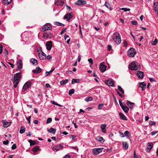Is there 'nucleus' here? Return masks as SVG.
<instances>
[{
    "label": "nucleus",
    "mask_w": 158,
    "mask_h": 158,
    "mask_svg": "<svg viewBox=\"0 0 158 158\" xmlns=\"http://www.w3.org/2000/svg\"><path fill=\"white\" fill-rule=\"evenodd\" d=\"M21 75L20 73H17L14 75L13 83L14 84V86L16 88L18 84L19 83L21 78Z\"/></svg>",
    "instance_id": "nucleus-1"
},
{
    "label": "nucleus",
    "mask_w": 158,
    "mask_h": 158,
    "mask_svg": "<svg viewBox=\"0 0 158 158\" xmlns=\"http://www.w3.org/2000/svg\"><path fill=\"white\" fill-rule=\"evenodd\" d=\"M112 39L117 44H119L121 41L120 34L118 32H116L113 34L112 36Z\"/></svg>",
    "instance_id": "nucleus-2"
},
{
    "label": "nucleus",
    "mask_w": 158,
    "mask_h": 158,
    "mask_svg": "<svg viewBox=\"0 0 158 158\" xmlns=\"http://www.w3.org/2000/svg\"><path fill=\"white\" fill-rule=\"evenodd\" d=\"M140 65L139 66L137 65V62L132 61L129 65L130 69L131 70H136L139 69Z\"/></svg>",
    "instance_id": "nucleus-3"
},
{
    "label": "nucleus",
    "mask_w": 158,
    "mask_h": 158,
    "mask_svg": "<svg viewBox=\"0 0 158 158\" xmlns=\"http://www.w3.org/2000/svg\"><path fill=\"white\" fill-rule=\"evenodd\" d=\"M136 53L135 50L133 48H131L127 52L128 56L131 57H134Z\"/></svg>",
    "instance_id": "nucleus-4"
},
{
    "label": "nucleus",
    "mask_w": 158,
    "mask_h": 158,
    "mask_svg": "<svg viewBox=\"0 0 158 158\" xmlns=\"http://www.w3.org/2000/svg\"><path fill=\"white\" fill-rule=\"evenodd\" d=\"M103 148H94L93 150V154L94 155H98L99 153L101 152Z\"/></svg>",
    "instance_id": "nucleus-5"
},
{
    "label": "nucleus",
    "mask_w": 158,
    "mask_h": 158,
    "mask_svg": "<svg viewBox=\"0 0 158 158\" xmlns=\"http://www.w3.org/2000/svg\"><path fill=\"white\" fill-rule=\"evenodd\" d=\"M52 27L51 26V24L49 23H46L43 26L42 29L44 31L51 30Z\"/></svg>",
    "instance_id": "nucleus-6"
},
{
    "label": "nucleus",
    "mask_w": 158,
    "mask_h": 158,
    "mask_svg": "<svg viewBox=\"0 0 158 158\" xmlns=\"http://www.w3.org/2000/svg\"><path fill=\"white\" fill-rule=\"evenodd\" d=\"M99 69L101 72L102 73L106 71V67L105 65V63L104 62H102L100 64Z\"/></svg>",
    "instance_id": "nucleus-7"
},
{
    "label": "nucleus",
    "mask_w": 158,
    "mask_h": 158,
    "mask_svg": "<svg viewBox=\"0 0 158 158\" xmlns=\"http://www.w3.org/2000/svg\"><path fill=\"white\" fill-rule=\"evenodd\" d=\"M63 148V147L62 145L61 144H60L59 145H56L53 147L52 149L54 151H57L62 149Z\"/></svg>",
    "instance_id": "nucleus-8"
},
{
    "label": "nucleus",
    "mask_w": 158,
    "mask_h": 158,
    "mask_svg": "<svg viewBox=\"0 0 158 158\" xmlns=\"http://www.w3.org/2000/svg\"><path fill=\"white\" fill-rule=\"evenodd\" d=\"M39 58L40 60H45L46 58V55L42 51L39 53Z\"/></svg>",
    "instance_id": "nucleus-9"
},
{
    "label": "nucleus",
    "mask_w": 158,
    "mask_h": 158,
    "mask_svg": "<svg viewBox=\"0 0 158 158\" xmlns=\"http://www.w3.org/2000/svg\"><path fill=\"white\" fill-rule=\"evenodd\" d=\"M31 85V82H26L24 85L22 91H24L26 89H28Z\"/></svg>",
    "instance_id": "nucleus-10"
},
{
    "label": "nucleus",
    "mask_w": 158,
    "mask_h": 158,
    "mask_svg": "<svg viewBox=\"0 0 158 158\" xmlns=\"http://www.w3.org/2000/svg\"><path fill=\"white\" fill-rule=\"evenodd\" d=\"M73 15L72 12L66 14L64 17V19H66L67 21H69L73 17Z\"/></svg>",
    "instance_id": "nucleus-11"
},
{
    "label": "nucleus",
    "mask_w": 158,
    "mask_h": 158,
    "mask_svg": "<svg viewBox=\"0 0 158 158\" xmlns=\"http://www.w3.org/2000/svg\"><path fill=\"white\" fill-rule=\"evenodd\" d=\"M153 147V144L152 143H148L147 144L146 151L148 152H149Z\"/></svg>",
    "instance_id": "nucleus-12"
},
{
    "label": "nucleus",
    "mask_w": 158,
    "mask_h": 158,
    "mask_svg": "<svg viewBox=\"0 0 158 158\" xmlns=\"http://www.w3.org/2000/svg\"><path fill=\"white\" fill-rule=\"evenodd\" d=\"M55 3L56 5L62 6L64 4V2L62 0L60 1L55 0Z\"/></svg>",
    "instance_id": "nucleus-13"
},
{
    "label": "nucleus",
    "mask_w": 158,
    "mask_h": 158,
    "mask_svg": "<svg viewBox=\"0 0 158 158\" xmlns=\"http://www.w3.org/2000/svg\"><path fill=\"white\" fill-rule=\"evenodd\" d=\"M114 81L111 79H109L106 81V83L109 86H114Z\"/></svg>",
    "instance_id": "nucleus-14"
},
{
    "label": "nucleus",
    "mask_w": 158,
    "mask_h": 158,
    "mask_svg": "<svg viewBox=\"0 0 158 158\" xmlns=\"http://www.w3.org/2000/svg\"><path fill=\"white\" fill-rule=\"evenodd\" d=\"M75 4L78 5H83L86 4V2L84 0H78Z\"/></svg>",
    "instance_id": "nucleus-15"
},
{
    "label": "nucleus",
    "mask_w": 158,
    "mask_h": 158,
    "mask_svg": "<svg viewBox=\"0 0 158 158\" xmlns=\"http://www.w3.org/2000/svg\"><path fill=\"white\" fill-rule=\"evenodd\" d=\"M47 49L48 50H50L52 47V42L51 41L47 42L46 44Z\"/></svg>",
    "instance_id": "nucleus-16"
},
{
    "label": "nucleus",
    "mask_w": 158,
    "mask_h": 158,
    "mask_svg": "<svg viewBox=\"0 0 158 158\" xmlns=\"http://www.w3.org/2000/svg\"><path fill=\"white\" fill-rule=\"evenodd\" d=\"M137 75L139 78L142 79L143 77V73L142 72L139 71H137Z\"/></svg>",
    "instance_id": "nucleus-17"
},
{
    "label": "nucleus",
    "mask_w": 158,
    "mask_h": 158,
    "mask_svg": "<svg viewBox=\"0 0 158 158\" xmlns=\"http://www.w3.org/2000/svg\"><path fill=\"white\" fill-rule=\"evenodd\" d=\"M17 65L18 67V69L19 70L22 68L23 63L21 60H19L17 62Z\"/></svg>",
    "instance_id": "nucleus-18"
},
{
    "label": "nucleus",
    "mask_w": 158,
    "mask_h": 158,
    "mask_svg": "<svg viewBox=\"0 0 158 158\" xmlns=\"http://www.w3.org/2000/svg\"><path fill=\"white\" fill-rule=\"evenodd\" d=\"M41 71V69L39 67H37L35 70H32L33 72L35 74L40 73Z\"/></svg>",
    "instance_id": "nucleus-19"
},
{
    "label": "nucleus",
    "mask_w": 158,
    "mask_h": 158,
    "mask_svg": "<svg viewBox=\"0 0 158 158\" xmlns=\"http://www.w3.org/2000/svg\"><path fill=\"white\" fill-rule=\"evenodd\" d=\"M126 104L131 109H133V107H134L135 106L134 103L131 102L129 101H127L126 103Z\"/></svg>",
    "instance_id": "nucleus-20"
},
{
    "label": "nucleus",
    "mask_w": 158,
    "mask_h": 158,
    "mask_svg": "<svg viewBox=\"0 0 158 158\" xmlns=\"http://www.w3.org/2000/svg\"><path fill=\"white\" fill-rule=\"evenodd\" d=\"M106 124H102L101 125V128L103 133H106Z\"/></svg>",
    "instance_id": "nucleus-21"
},
{
    "label": "nucleus",
    "mask_w": 158,
    "mask_h": 158,
    "mask_svg": "<svg viewBox=\"0 0 158 158\" xmlns=\"http://www.w3.org/2000/svg\"><path fill=\"white\" fill-rule=\"evenodd\" d=\"M154 10L158 15V2H155L154 3Z\"/></svg>",
    "instance_id": "nucleus-22"
},
{
    "label": "nucleus",
    "mask_w": 158,
    "mask_h": 158,
    "mask_svg": "<svg viewBox=\"0 0 158 158\" xmlns=\"http://www.w3.org/2000/svg\"><path fill=\"white\" fill-rule=\"evenodd\" d=\"M146 84L144 82H141L140 83L139 87L142 88V90L145 89L146 87Z\"/></svg>",
    "instance_id": "nucleus-23"
},
{
    "label": "nucleus",
    "mask_w": 158,
    "mask_h": 158,
    "mask_svg": "<svg viewBox=\"0 0 158 158\" xmlns=\"http://www.w3.org/2000/svg\"><path fill=\"white\" fill-rule=\"evenodd\" d=\"M119 114L120 118H121V119L125 120H127V119L126 118V117L123 113L120 112L119 113Z\"/></svg>",
    "instance_id": "nucleus-24"
},
{
    "label": "nucleus",
    "mask_w": 158,
    "mask_h": 158,
    "mask_svg": "<svg viewBox=\"0 0 158 158\" xmlns=\"http://www.w3.org/2000/svg\"><path fill=\"white\" fill-rule=\"evenodd\" d=\"M3 126L5 127H7L11 124L10 122H7L6 120L3 121Z\"/></svg>",
    "instance_id": "nucleus-25"
},
{
    "label": "nucleus",
    "mask_w": 158,
    "mask_h": 158,
    "mask_svg": "<svg viewBox=\"0 0 158 158\" xmlns=\"http://www.w3.org/2000/svg\"><path fill=\"white\" fill-rule=\"evenodd\" d=\"M121 108L125 113H128L129 108L126 105H123L121 107Z\"/></svg>",
    "instance_id": "nucleus-26"
},
{
    "label": "nucleus",
    "mask_w": 158,
    "mask_h": 158,
    "mask_svg": "<svg viewBox=\"0 0 158 158\" xmlns=\"http://www.w3.org/2000/svg\"><path fill=\"white\" fill-rule=\"evenodd\" d=\"M30 61L33 64L35 65H36L38 64L37 60L34 58H31Z\"/></svg>",
    "instance_id": "nucleus-27"
},
{
    "label": "nucleus",
    "mask_w": 158,
    "mask_h": 158,
    "mask_svg": "<svg viewBox=\"0 0 158 158\" xmlns=\"http://www.w3.org/2000/svg\"><path fill=\"white\" fill-rule=\"evenodd\" d=\"M97 139L101 143H103L104 142V139L100 136H98L97 137Z\"/></svg>",
    "instance_id": "nucleus-28"
},
{
    "label": "nucleus",
    "mask_w": 158,
    "mask_h": 158,
    "mask_svg": "<svg viewBox=\"0 0 158 158\" xmlns=\"http://www.w3.org/2000/svg\"><path fill=\"white\" fill-rule=\"evenodd\" d=\"M47 131L49 132H50L52 134H54L56 132V129L52 128H51L50 129H48Z\"/></svg>",
    "instance_id": "nucleus-29"
},
{
    "label": "nucleus",
    "mask_w": 158,
    "mask_h": 158,
    "mask_svg": "<svg viewBox=\"0 0 158 158\" xmlns=\"http://www.w3.org/2000/svg\"><path fill=\"white\" fill-rule=\"evenodd\" d=\"M123 148L127 150L128 148V144L126 142H123Z\"/></svg>",
    "instance_id": "nucleus-30"
},
{
    "label": "nucleus",
    "mask_w": 158,
    "mask_h": 158,
    "mask_svg": "<svg viewBox=\"0 0 158 158\" xmlns=\"http://www.w3.org/2000/svg\"><path fill=\"white\" fill-rule=\"evenodd\" d=\"M80 81V79H72V84H74L75 83H79Z\"/></svg>",
    "instance_id": "nucleus-31"
},
{
    "label": "nucleus",
    "mask_w": 158,
    "mask_h": 158,
    "mask_svg": "<svg viewBox=\"0 0 158 158\" xmlns=\"http://www.w3.org/2000/svg\"><path fill=\"white\" fill-rule=\"evenodd\" d=\"M93 99V98L92 97H87L85 99V100L86 102H88L89 101H92Z\"/></svg>",
    "instance_id": "nucleus-32"
},
{
    "label": "nucleus",
    "mask_w": 158,
    "mask_h": 158,
    "mask_svg": "<svg viewBox=\"0 0 158 158\" xmlns=\"http://www.w3.org/2000/svg\"><path fill=\"white\" fill-rule=\"evenodd\" d=\"M124 135L128 138L129 137L131 136V134L129 132L127 131H125L124 133Z\"/></svg>",
    "instance_id": "nucleus-33"
},
{
    "label": "nucleus",
    "mask_w": 158,
    "mask_h": 158,
    "mask_svg": "<svg viewBox=\"0 0 158 158\" xmlns=\"http://www.w3.org/2000/svg\"><path fill=\"white\" fill-rule=\"evenodd\" d=\"M33 151L34 152H36L40 150V149L38 146H35L33 148Z\"/></svg>",
    "instance_id": "nucleus-34"
},
{
    "label": "nucleus",
    "mask_w": 158,
    "mask_h": 158,
    "mask_svg": "<svg viewBox=\"0 0 158 158\" xmlns=\"http://www.w3.org/2000/svg\"><path fill=\"white\" fill-rule=\"evenodd\" d=\"M12 1V0H3V3L4 4H10Z\"/></svg>",
    "instance_id": "nucleus-35"
},
{
    "label": "nucleus",
    "mask_w": 158,
    "mask_h": 158,
    "mask_svg": "<svg viewBox=\"0 0 158 158\" xmlns=\"http://www.w3.org/2000/svg\"><path fill=\"white\" fill-rule=\"evenodd\" d=\"M54 24L55 25H56L59 26H64V24L61 23H60L58 22H54Z\"/></svg>",
    "instance_id": "nucleus-36"
},
{
    "label": "nucleus",
    "mask_w": 158,
    "mask_h": 158,
    "mask_svg": "<svg viewBox=\"0 0 158 158\" xmlns=\"http://www.w3.org/2000/svg\"><path fill=\"white\" fill-rule=\"evenodd\" d=\"M55 68H53L52 70H51L49 72L47 71L46 72L45 75L46 76H48L51 73L53 72V71L54 70Z\"/></svg>",
    "instance_id": "nucleus-37"
},
{
    "label": "nucleus",
    "mask_w": 158,
    "mask_h": 158,
    "mask_svg": "<svg viewBox=\"0 0 158 158\" xmlns=\"http://www.w3.org/2000/svg\"><path fill=\"white\" fill-rule=\"evenodd\" d=\"M25 131V128L24 127H21L19 131V133L21 134L24 133Z\"/></svg>",
    "instance_id": "nucleus-38"
},
{
    "label": "nucleus",
    "mask_w": 158,
    "mask_h": 158,
    "mask_svg": "<svg viewBox=\"0 0 158 158\" xmlns=\"http://www.w3.org/2000/svg\"><path fill=\"white\" fill-rule=\"evenodd\" d=\"M28 141L30 143L31 145H34L36 143V142L35 141L32 140H30Z\"/></svg>",
    "instance_id": "nucleus-39"
},
{
    "label": "nucleus",
    "mask_w": 158,
    "mask_h": 158,
    "mask_svg": "<svg viewBox=\"0 0 158 158\" xmlns=\"http://www.w3.org/2000/svg\"><path fill=\"white\" fill-rule=\"evenodd\" d=\"M68 80L67 79H65L64 80L62 81H60V83L61 85H64L68 82Z\"/></svg>",
    "instance_id": "nucleus-40"
},
{
    "label": "nucleus",
    "mask_w": 158,
    "mask_h": 158,
    "mask_svg": "<svg viewBox=\"0 0 158 158\" xmlns=\"http://www.w3.org/2000/svg\"><path fill=\"white\" fill-rule=\"evenodd\" d=\"M118 90L122 94H124V90L120 85H118Z\"/></svg>",
    "instance_id": "nucleus-41"
},
{
    "label": "nucleus",
    "mask_w": 158,
    "mask_h": 158,
    "mask_svg": "<svg viewBox=\"0 0 158 158\" xmlns=\"http://www.w3.org/2000/svg\"><path fill=\"white\" fill-rule=\"evenodd\" d=\"M104 5L108 9L111 7L110 3L107 2H105Z\"/></svg>",
    "instance_id": "nucleus-42"
},
{
    "label": "nucleus",
    "mask_w": 158,
    "mask_h": 158,
    "mask_svg": "<svg viewBox=\"0 0 158 158\" xmlns=\"http://www.w3.org/2000/svg\"><path fill=\"white\" fill-rule=\"evenodd\" d=\"M120 10H124L125 12H126L127 11H129L130 10V9L128 8H122L120 9Z\"/></svg>",
    "instance_id": "nucleus-43"
},
{
    "label": "nucleus",
    "mask_w": 158,
    "mask_h": 158,
    "mask_svg": "<svg viewBox=\"0 0 158 158\" xmlns=\"http://www.w3.org/2000/svg\"><path fill=\"white\" fill-rule=\"evenodd\" d=\"M74 91L75 90L74 89H70L69 91V94L70 96L72 94L74 93Z\"/></svg>",
    "instance_id": "nucleus-44"
},
{
    "label": "nucleus",
    "mask_w": 158,
    "mask_h": 158,
    "mask_svg": "<svg viewBox=\"0 0 158 158\" xmlns=\"http://www.w3.org/2000/svg\"><path fill=\"white\" fill-rule=\"evenodd\" d=\"M157 40L156 39L154 41H152V42L151 43L153 45H156L157 44Z\"/></svg>",
    "instance_id": "nucleus-45"
},
{
    "label": "nucleus",
    "mask_w": 158,
    "mask_h": 158,
    "mask_svg": "<svg viewBox=\"0 0 158 158\" xmlns=\"http://www.w3.org/2000/svg\"><path fill=\"white\" fill-rule=\"evenodd\" d=\"M104 106V104H99L98 106V108L99 110H101L102 108V107Z\"/></svg>",
    "instance_id": "nucleus-46"
},
{
    "label": "nucleus",
    "mask_w": 158,
    "mask_h": 158,
    "mask_svg": "<svg viewBox=\"0 0 158 158\" xmlns=\"http://www.w3.org/2000/svg\"><path fill=\"white\" fill-rule=\"evenodd\" d=\"M52 121V118H48L46 122L48 124L51 123Z\"/></svg>",
    "instance_id": "nucleus-47"
},
{
    "label": "nucleus",
    "mask_w": 158,
    "mask_h": 158,
    "mask_svg": "<svg viewBox=\"0 0 158 158\" xmlns=\"http://www.w3.org/2000/svg\"><path fill=\"white\" fill-rule=\"evenodd\" d=\"M66 30V28H64L62 30V31H61V32L60 33V34L61 35H62V34H63L65 32Z\"/></svg>",
    "instance_id": "nucleus-48"
},
{
    "label": "nucleus",
    "mask_w": 158,
    "mask_h": 158,
    "mask_svg": "<svg viewBox=\"0 0 158 158\" xmlns=\"http://www.w3.org/2000/svg\"><path fill=\"white\" fill-rule=\"evenodd\" d=\"M118 133L119 134V135L120 137L122 138H123L125 137V135L124 134L121 132L120 131H119Z\"/></svg>",
    "instance_id": "nucleus-49"
},
{
    "label": "nucleus",
    "mask_w": 158,
    "mask_h": 158,
    "mask_svg": "<svg viewBox=\"0 0 158 158\" xmlns=\"http://www.w3.org/2000/svg\"><path fill=\"white\" fill-rule=\"evenodd\" d=\"M46 58L48 60L50 61L52 60V56L50 55H48L46 57Z\"/></svg>",
    "instance_id": "nucleus-50"
},
{
    "label": "nucleus",
    "mask_w": 158,
    "mask_h": 158,
    "mask_svg": "<svg viewBox=\"0 0 158 158\" xmlns=\"http://www.w3.org/2000/svg\"><path fill=\"white\" fill-rule=\"evenodd\" d=\"M88 61L89 62V63H90L91 64H93V61L92 58H90L88 59Z\"/></svg>",
    "instance_id": "nucleus-51"
},
{
    "label": "nucleus",
    "mask_w": 158,
    "mask_h": 158,
    "mask_svg": "<svg viewBox=\"0 0 158 158\" xmlns=\"http://www.w3.org/2000/svg\"><path fill=\"white\" fill-rule=\"evenodd\" d=\"M131 24L133 25H137V22L136 21H131Z\"/></svg>",
    "instance_id": "nucleus-52"
},
{
    "label": "nucleus",
    "mask_w": 158,
    "mask_h": 158,
    "mask_svg": "<svg viewBox=\"0 0 158 158\" xmlns=\"http://www.w3.org/2000/svg\"><path fill=\"white\" fill-rule=\"evenodd\" d=\"M16 148V145L15 144H13L11 147V149L12 150H14V149H15Z\"/></svg>",
    "instance_id": "nucleus-53"
},
{
    "label": "nucleus",
    "mask_w": 158,
    "mask_h": 158,
    "mask_svg": "<svg viewBox=\"0 0 158 158\" xmlns=\"http://www.w3.org/2000/svg\"><path fill=\"white\" fill-rule=\"evenodd\" d=\"M31 118V116H29L27 118V120L28 122V123H29V124L31 123V122H30Z\"/></svg>",
    "instance_id": "nucleus-54"
},
{
    "label": "nucleus",
    "mask_w": 158,
    "mask_h": 158,
    "mask_svg": "<svg viewBox=\"0 0 158 158\" xmlns=\"http://www.w3.org/2000/svg\"><path fill=\"white\" fill-rule=\"evenodd\" d=\"M2 46L1 44H0V55L2 53Z\"/></svg>",
    "instance_id": "nucleus-55"
},
{
    "label": "nucleus",
    "mask_w": 158,
    "mask_h": 158,
    "mask_svg": "<svg viewBox=\"0 0 158 158\" xmlns=\"http://www.w3.org/2000/svg\"><path fill=\"white\" fill-rule=\"evenodd\" d=\"M9 143V141L8 140H7L6 141H3V143L4 145H7L8 143Z\"/></svg>",
    "instance_id": "nucleus-56"
},
{
    "label": "nucleus",
    "mask_w": 158,
    "mask_h": 158,
    "mask_svg": "<svg viewBox=\"0 0 158 158\" xmlns=\"http://www.w3.org/2000/svg\"><path fill=\"white\" fill-rule=\"evenodd\" d=\"M155 124V123L154 122L152 121H150L149 122V124L151 126Z\"/></svg>",
    "instance_id": "nucleus-57"
},
{
    "label": "nucleus",
    "mask_w": 158,
    "mask_h": 158,
    "mask_svg": "<svg viewBox=\"0 0 158 158\" xmlns=\"http://www.w3.org/2000/svg\"><path fill=\"white\" fill-rule=\"evenodd\" d=\"M123 46L124 47H126L127 45V42L126 41H124L123 42Z\"/></svg>",
    "instance_id": "nucleus-58"
},
{
    "label": "nucleus",
    "mask_w": 158,
    "mask_h": 158,
    "mask_svg": "<svg viewBox=\"0 0 158 158\" xmlns=\"http://www.w3.org/2000/svg\"><path fill=\"white\" fill-rule=\"evenodd\" d=\"M119 105L121 107L123 106L121 100H119Z\"/></svg>",
    "instance_id": "nucleus-59"
},
{
    "label": "nucleus",
    "mask_w": 158,
    "mask_h": 158,
    "mask_svg": "<svg viewBox=\"0 0 158 158\" xmlns=\"http://www.w3.org/2000/svg\"><path fill=\"white\" fill-rule=\"evenodd\" d=\"M112 49V47L110 45H108V49L109 50H111Z\"/></svg>",
    "instance_id": "nucleus-60"
},
{
    "label": "nucleus",
    "mask_w": 158,
    "mask_h": 158,
    "mask_svg": "<svg viewBox=\"0 0 158 158\" xmlns=\"http://www.w3.org/2000/svg\"><path fill=\"white\" fill-rule=\"evenodd\" d=\"M72 148L73 149H74L77 150V151H78V148L77 147V146L72 147Z\"/></svg>",
    "instance_id": "nucleus-61"
},
{
    "label": "nucleus",
    "mask_w": 158,
    "mask_h": 158,
    "mask_svg": "<svg viewBox=\"0 0 158 158\" xmlns=\"http://www.w3.org/2000/svg\"><path fill=\"white\" fill-rule=\"evenodd\" d=\"M149 79L151 82L154 81H155L154 78H149Z\"/></svg>",
    "instance_id": "nucleus-62"
},
{
    "label": "nucleus",
    "mask_w": 158,
    "mask_h": 158,
    "mask_svg": "<svg viewBox=\"0 0 158 158\" xmlns=\"http://www.w3.org/2000/svg\"><path fill=\"white\" fill-rule=\"evenodd\" d=\"M45 87L46 88H50L51 87V86L49 84L47 83L45 84Z\"/></svg>",
    "instance_id": "nucleus-63"
},
{
    "label": "nucleus",
    "mask_w": 158,
    "mask_h": 158,
    "mask_svg": "<svg viewBox=\"0 0 158 158\" xmlns=\"http://www.w3.org/2000/svg\"><path fill=\"white\" fill-rule=\"evenodd\" d=\"M70 156L68 155H66L65 156H64L63 158H70Z\"/></svg>",
    "instance_id": "nucleus-64"
}]
</instances>
